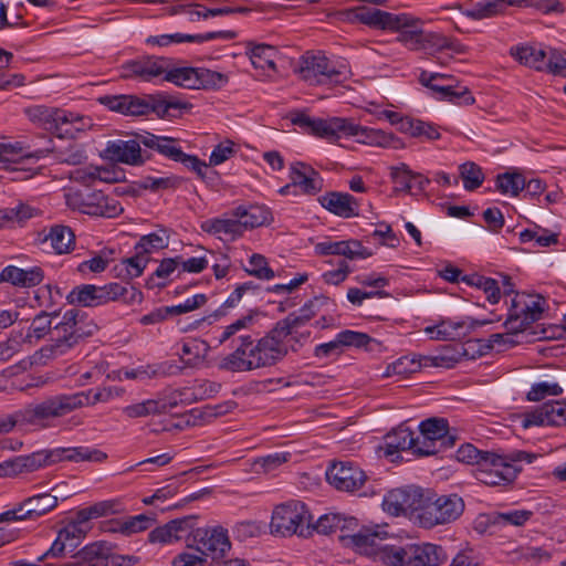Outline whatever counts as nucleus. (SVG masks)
Instances as JSON below:
<instances>
[{
    "label": "nucleus",
    "mask_w": 566,
    "mask_h": 566,
    "mask_svg": "<svg viewBox=\"0 0 566 566\" xmlns=\"http://www.w3.org/2000/svg\"><path fill=\"white\" fill-rule=\"evenodd\" d=\"M323 310L335 312L336 303L326 295H317L305 302L300 310L279 319L259 339L251 335L239 336V345L221 359L219 368L244 373L280 364L290 353H298L308 343L312 332L306 328V324Z\"/></svg>",
    "instance_id": "obj_1"
},
{
    "label": "nucleus",
    "mask_w": 566,
    "mask_h": 566,
    "mask_svg": "<svg viewBox=\"0 0 566 566\" xmlns=\"http://www.w3.org/2000/svg\"><path fill=\"white\" fill-rule=\"evenodd\" d=\"M97 329V324L86 312L75 307L70 308L54 324L50 342L41 348V353L46 358L64 356L92 337Z\"/></svg>",
    "instance_id": "obj_2"
},
{
    "label": "nucleus",
    "mask_w": 566,
    "mask_h": 566,
    "mask_svg": "<svg viewBox=\"0 0 566 566\" xmlns=\"http://www.w3.org/2000/svg\"><path fill=\"white\" fill-rule=\"evenodd\" d=\"M144 300L143 292L134 285L111 282L105 285L80 284L66 295L69 304L82 307H97L111 302L122 301L126 305L139 304Z\"/></svg>",
    "instance_id": "obj_3"
},
{
    "label": "nucleus",
    "mask_w": 566,
    "mask_h": 566,
    "mask_svg": "<svg viewBox=\"0 0 566 566\" xmlns=\"http://www.w3.org/2000/svg\"><path fill=\"white\" fill-rule=\"evenodd\" d=\"M535 455L526 451H512L510 453L485 452L484 459L476 468V479L490 486H505L512 484L522 471L518 463H531Z\"/></svg>",
    "instance_id": "obj_4"
},
{
    "label": "nucleus",
    "mask_w": 566,
    "mask_h": 566,
    "mask_svg": "<svg viewBox=\"0 0 566 566\" xmlns=\"http://www.w3.org/2000/svg\"><path fill=\"white\" fill-rule=\"evenodd\" d=\"M29 119L51 132L59 138H75L76 134L91 126V118L80 114L44 105H36L27 108Z\"/></svg>",
    "instance_id": "obj_5"
},
{
    "label": "nucleus",
    "mask_w": 566,
    "mask_h": 566,
    "mask_svg": "<svg viewBox=\"0 0 566 566\" xmlns=\"http://www.w3.org/2000/svg\"><path fill=\"white\" fill-rule=\"evenodd\" d=\"M270 527L274 535L306 538L313 534L312 515L304 502L291 500L275 506Z\"/></svg>",
    "instance_id": "obj_6"
},
{
    "label": "nucleus",
    "mask_w": 566,
    "mask_h": 566,
    "mask_svg": "<svg viewBox=\"0 0 566 566\" xmlns=\"http://www.w3.org/2000/svg\"><path fill=\"white\" fill-rule=\"evenodd\" d=\"M464 507L463 499L455 493L440 496L423 494L416 520L421 527L430 530L455 522L463 514Z\"/></svg>",
    "instance_id": "obj_7"
},
{
    "label": "nucleus",
    "mask_w": 566,
    "mask_h": 566,
    "mask_svg": "<svg viewBox=\"0 0 566 566\" xmlns=\"http://www.w3.org/2000/svg\"><path fill=\"white\" fill-rule=\"evenodd\" d=\"M64 197L70 209L93 217L115 218L124 211L117 199L90 187L70 188Z\"/></svg>",
    "instance_id": "obj_8"
},
{
    "label": "nucleus",
    "mask_w": 566,
    "mask_h": 566,
    "mask_svg": "<svg viewBox=\"0 0 566 566\" xmlns=\"http://www.w3.org/2000/svg\"><path fill=\"white\" fill-rule=\"evenodd\" d=\"M187 90H220L229 82L227 74L206 67L172 66L171 59L166 63L164 80Z\"/></svg>",
    "instance_id": "obj_9"
},
{
    "label": "nucleus",
    "mask_w": 566,
    "mask_h": 566,
    "mask_svg": "<svg viewBox=\"0 0 566 566\" xmlns=\"http://www.w3.org/2000/svg\"><path fill=\"white\" fill-rule=\"evenodd\" d=\"M301 76L310 84H340L350 73L349 67L340 62L332 61L321 52H307L302 57Z\"/></svg>",
    "instance_id": "obj_10"
},
{
    "label": "nucleus",
    "mask_w": 566,
    "mask_h": 566,
    "mask_svg": "<svg viewBox=\"0 0 566 566\" xmlns=\"http://www.w3.org/2000/svg\"><path fill=\"white\" fill-rule=\"evenodd\" d=\"M545 306L546 300L539 294L515 293L504 327L512 334L526 331L533 323L542 318Z\"/></svg>",
    "instance_id": "obj_11"
},
{
    "label": "nucleus",
    "mask_w": 566,
    "mask_h": 566,
    "mask_svg": "<svg viewBox=\"0 0 566 566\" xmlns=\"http://www.w3.org/2000/svg\"><path fill=\"white\" fill-rule=\"evenodd\" d=\"M391 558V566H440L448 554L440 545L422 543L396 546Z\"/></svg>",
    "instance_id": "obj_12"
},
{
    "label": "nucleus",
    "mask_w": 566,
    "mask_h": 566,
    "mask_svg": "<svg viewBox=\"0 0 566 566\" xmlns=\"http://www.w3.org/2000/svg\"><path fill=\"white\" fill-rule=\"evenodd\" d=\"M188 546L195 547L205 558L210 557L219 566L226 559L227 554L231 549V542L228 530L222 526L198 527L192 535V543Z\"/></svg>",
    "instance_id": "obj_13"
},
{
    "label": "nucleus",
    "mask_w": 566,
    "mask_h": 566,
    "mask_svg": "<svg viewBox=\"0 0 566 566\" xmlns=\"http://www.w3.org/2000/svg\"><path fill=\"white\" fill-rule=\"evenodd\" d=\"M420 443L415 449L419 457L437 454L441 449L452 448L455 443V436L449 433V423L444 418H429L419 424Z\"/></svg>",
    "instance_id": "obj_14"
},
{
    "label": "nucleus",
    "mask_w": 566,
    "mask_h": 566,
    "mask_svg": "<svg viewBox=\"0 0 566 566\" xmlns=\"http://www.w3.org/2000/svg\"><path fill=\"white\" fill-rule=\"evenodd\" d=\"M388 534L379 525H364L356 533V555L367 557L373 562L391 566L394 545H384Z\"/></svg>",
    "instance_id": "obj_15"
},
{
    "label": "nucleus",
    "mask_w": 566,
    "mask_h": 566,
    "mask_svg": "<svg viewBox=\"0 0 566 566\" xmlns=\"http://www.w3.org/2000/svg\"><path fill=\"white\" fill-rule=\"evenodd\" d=\"M124 511L123 503L119 499H111L105 501L96 502L87 507L78 510L75 514L74 522L67 524L61 531H69L67 534V546L69 552L72 553L81 543L84 537V532L81 528V524H84L91 520L119 514Z\"/></svg>",
    "instance_id": "obj_16"
},
{
    "label": "nucleus",
    "mask_w": 566,
    "mask_h": 566,
    "mask_svg": "<svg viewBox=\"0 0 566 566\" xmlns=\"http://www.w3.org/2000/svg\"><path fill=\"white\" fill-rule=\"evenodd\" d=\"M168 57L157 55H142L125 61L119 70L125 80L155 83L164 80Z\"/></svg>",
    "instance_id": "obj_17"
},
{
    "label": "nucleus",
    "mask_w": 566,
    "mask_h": 566,
    "mask_svg": "<svg viewBox=\"0 0 566 566\" xmlns=\"http://www.w3.org/2000/svg\"><path fill=\"white\" fill-rule=\"evenodd\" d=\"M80 566H130L139 558L133 555H119L105 542H95L76 553Z\"/></svg>",
    "instance_id": "obj_18"
},
{
    "label": "nucleus",
    "mask_w": 566,
    "mask_h": 566,
    "mask_svg": "<svg viewBox=\"0 0 566 566\" xmlns=\"http://www.w3.org/2000/svg\"><path fill=\"white\" fill-rule=\"evenodd\" d=\"M423 490L420 488H398L389 491L384 500V510L394 515H413L420 513L423 501Z\"/></svg>",
    "instance_id": "obj_19"
},
{
    "label": "nucleus",
    "mask_w": 566,
    "mask_h": 566,
    "mask_svg": "<svg viewBox=\"0 0 566 566\" xmlns=\"http://www.w3.org/2000/svg\"><path fill=\"white\" fill-rule=\"evenodd\" d=\"M566 426V400H549L523 413L522 427Z\"/></svg>",
    "instance_id": "obj_20"
},
{
    "label": "nucleus",
    "mask_w": 566,
    "mask_h": 566,
    "mask_svg": "<svg viewBox=\"0 0 566 566\" xmlns=\"http://www.w3.org/2000/svg\"><path fill=\"white\" fill-rule=\"evenodd\" d=\"M142 146L140 134H137L134 139L108 142L104 153L105 157L112 161L139 166L150 159V154L142 149Z\"/></svg>",
    "instance_id": "obj_21"
},
{
    "label": "nucleus",
    "mask_w": 566,
    "mask_h": 566,
    "mask_svg": "<svg viewBox=\"0 0 566 566\" xmlns=\"http://www.w3.org/2000/svg\"><path fill=\"white\" fill-rule=\"evenodd\" d=\"M113 397L112 388L88 389L74 394L54 396V401L60 417L85 406H94L97 402H106Z\"/></svg>",
    "instance_id": "obj_22"
},
{
    "label": "nucleus",
    "mask_w": 566,
    "mask_h": 566,
    "mask_svg": "<svg viewBox=\"0 0 566 566\" xmlns=\"http://www.w3.org/2000/svg\"><path fill=\"white\" fill-rule=\"evenodd\" d=\"M354 517H346L339 513L322 515L315 524L312 523L313 532L328 535L339 531L338 541L343 547L354 548L353 526Z\"/></svg>",
    "instance_id": "obj_23"
},
{
    "label": "nucleus",
    "mask_w": 566,
    "mask_h": 566,
    "mask_svg": "<svg viewBox=\"0 0 566 566\" xmlns=\"http://www.w3.org/2000/svg\"><path fill=\"white\" fill-rule=\"evenodd\" d=\"M54 153V145L51 138H44L42 147H32L22 142L0 143V161L18 163L23 159H41Z\"/></svg>",
    "instance_id": "obj_24"
},
{
    "label": "nucleus",
    "mask_w": 566,
    "mask_h": 566,
    "mask_svg": "<svg viewBox=\"0 0 566 566\" xmlns=\"http://www.w3.org/2000/svg\"><path fill=\"white\" fill-rule=\"evenodd\" d=\"M356 21L377 30H399L407 25L408 14L391 13L379 9L356 6Z\"/></svg>",
    "instance_id": "obj_25"
},
{
    "label": "nucleus",
    "mask_w": 566,
    "mask_h": 566,
    "mask_svg": "<svg viewBox=\"0 0 566 566\" xmlns=\"http://www.w3.org/2000/svg\"><path fill=\"white\" fill-rule=\"evenodd\" d=\"M289 178L300 195L314 196L322 190L319 174L305 163H292L289 168Z\"/></svg>",
    "instance_id": "obj_26"
},
{
    "label": "nucleus",
    "mask_w": 566,
    "mask_h": 566,
    "mask_svg": "<svg viewBox=\"0 0 566 566\" xmlns=\"http://www.w3.org/2000/svg\"><path fill=\"white\" fill-rule=\"evenodd\" d=\"M19 411L20 427L44 428L50 419L60 417L53 397L39 403L27 405Z\"/></svg>",
    "instance_id": "obj_27"
},
{
    "label": "nucleus",
    "mask_w": 566,
    "mask_h": 566,
    "mask_svg": "<svg viewBox=\"0 0 566 566\" xmlns=\"http://www.w3.org/2000/svg\"><path fill=\"white\" fill-rule=\"evenodd\" d=\"M101 103L109 111L125 116H147L149 115L148 96L139 97L137 95H113L104 96Z\"/></svg>",
    "instance_id": "obj_28"
},
{
    "label": "nucleus",
    "mask_w": 566,
    "mask_h": 566,
    "mask_svg": "<svg viewBox=\"0 0 566 566\" xmlns=\"http://www.w3.org/2000/svg\"><path fill=\"white\" fill-rule=\"evenodd\" d=\"M50 457L53 464L62 461L102 463L107 459V453L96 448L78 446L50 450Z\"/></svg>",
    "instance_id": "obj_29"
},
{
    "label": "nucleus",
    "mask_w": 566,
    "mask_h": 566,
    "mask_svg": "<svg viewBox=\"0 0 566 566\" xmlns=\"http://www.w3.org/2000/svg\"><path fill=\"white\" fill-rule=\"evenodd\" d=\"M420 437H417L406 422L400 423L385 437L386 453L392 455L399 451L419 449Z\"/></svg>",
    "instance_id": "obj_30"
},
{
    "label": "nucleus",
    "mask_w": 566,
    "mask_h": 566,
    "mask_svg": "<svg viewBox=\"0 0 566 566\" xmlns=\"http://www.w3.org/2000/svg\"><path fill=\"white\" fill-rule=\"evenodd\" d=\"M44 277L40 266L20 269L15 265H7L0 272V283H10L18 287H33L39 285Z\"/></svg>",
    "instance_id": "obj_31"
},
{
    "label": "nucleus",
    "mask_w": 566,
    "mask_h": 566,
    "mask_svg": "<svg viewBox=\"0 0 566 566\" xmlns=\"http://www.w3.org/2000/svg\"><path fill=\"white\" fill-rule=\"evenodd\" d=\"M180 263L181 255L163 259L157 269L146 280L145 286L148 290L166 287L174 279L180 277Z\"/></svg>",
    "instance_id": "obj_32"
},
{
    "label": "nucleus",
    "mask_w": 566,
    "mask_h": 566,
    "mask_svg": "<svg viewBox=\"0 0 566 566\" xmlns=\"http://www.w3.org/2000/svg\"><path fill=\"white\" fill-rule=\"evenodd\" d=\"M232 216L240 219L244 232L273 221L271 210L263 205L238 206L232 210Z\"/></svg>",
    "instance_id": "obj_33"
},
{
    "label": "nucleus",
    "mask_w": 566,
    "mask_h": 566,
    "mask_svg": "<svg viewBox=\"0 0 566 566\" xmlns=\"http://www.w3.org/2000/svg\"><path fill=\"white\" fill-rule=\"evenodd\" d=\"M307 133L317 137L334 139L354 135V125L343 118H332L329 120L314 118Z\"/></svg>",
    "instance_id": "obj_34"
},
{
    "label": "nucleus",
    "mask_w": 566,
    "mask_h": 566,
    "mask_svg": "<svg viewBox=\"0 0 566 566\" xmlns=\"http://www.w3.org/2000/svg\"><path fill=\"white\" fill-rule=\"evenodd\" d=\"M202 231L234 241L244 233L240 219L231 214L230 218H211L201 223Z\"/></svg>",
    "instance_id": "obj_35"
},
{
    "label": "nucleus",
    "mask_w": 566,
    "mask_h": 566,
    "mask_svg": "<svg viewBox=\"0 0 566 566\" xmlns=\"http://www.w3.org/2000/svg\"><path fill=\"white\" fill-rule=\"evenodd\" d=\"M535 4L534 0H480L468 10L473 19H485L502 13L507 7H527Z\"/></svg>",
    "instance_id": "obj_36"
},
{
    "label": "nucleus",
    "mask_w": 566,
    "mask_h": 566,
    "mask_svg": "<svg viewBox=\"0 0 566 566\" xmlns=\"http://www.w3.org/2000/svg\"><path fill=\"white\" fill-rule=\"evenodd\" d=\"M140 143L144 146V149L148 150L151 155V151H156L159 155L175 161L177 156H180V146L178 145V140L168 137V136H158L153 133L145 132L140 134Z\"/></svg>",
    "instance_id": "obj_37"
},
{
    "label": "nucleus",
    "mask_w": 566,
    "mask_h": 566,
    "mask_svg": "<svg viewBox=\"0 0 566 566\" xmlns=\"http://www.w3.org/2000/svg\"><path fill=\"white\" fill-rule=\"evenodd\" d=\"M327 482L338 491H354V468L349 461H334L326 470Z\"/></svg>",
    "instance_id": "obj_38"
},
{
    "label": "nucleus",
    "mask_w": 566,
    "mask_h": 566,
    "mask_svg": "<svg viewBox=\"0 0 566 566\" xmlns=\"http://www.w3.org/2000/svg\"><path fill=\"white\" fill-rule=\"evenodd\" d=\"M148 262L149 256L142 255L135 251L134 255L125 258L114 265L112 270L114 277L129 284L134 279L139 277L144 273Z\"/></svg>",
    "instance_id": "obj_39"
},
{
    "label": "nucleus",
    "mask_w": 566,
    "mask_h": 566,
    "mask_svg": "<svg viewBox=\"0 0 566 566\" xmlns=\"http://www.w3.org/2000/svg\"><path fill=\"white\" fill-rule=\"evenodd\" d=\"M44 241H49L56 254H66L75 248V234L73 230L63 224L52 226Z\"/></svg>",
    "instance_id": "obj_40"
},
{
    "label": "nucleus",
    "mask_w": 566,
    "mask_h": 566,
    "mask_svg": "<svg viewBox=\"0 0 566 566\" xmlns=\"http://www.w3.org/2000/svg\"><path fill=\"white\" fill-rule=\"evenodd\" d=\"M354 344V331L346 329L337 334L335 339L316 345L314 356L318 359H328L338 357L343 354L346 346Z\"/></svg>",
    "instance_id": "obj_41"
},
{
    "label": "nucleus",
    "mask_w": 566,
    "mask_h": 566,
    "mask_svg": "<svg viewBox=\"0 0 566 566\" xmlns=\"http://www.w3.org/2000/svg\"><path fill=\"white\" fill-rule=\"evenodd\" d=\"M247 54L255 69L261 70H275L274 57L276 55V49L272 45L253 42L245 44Z\"/></svg>",
    "instance_id": "obj_42"
},
{
    "label": "nucleus",
    "mask_w": 566,
    "mask_h": 566,
    "mask_svg": "<svg viewBox=\"0 0 566 566\" xmlns=\"http://www.w3.org/2000/svg\"><path fill=\"white\" fill-rule=\"evenodd\" d=\"M511 55L522 65L543 71L546 66V52L532 45H517L511 48Z\"/></svg>",
    "instance_id": "obj_43"
},
{
    "label": "nucleus",
    "mask_w": 566,
    "mask_h": 566,
    "mask_svg": "<svg viewBox=\"0 0 566 566\" xmlns=\"http://www.w3.org/2000/svg\"><path fill=\"white\" fill-rule=\"evenodd\" d=\"M319 203L332 213L348 218L353 214L352 196L342 192H328L318 198Z\"/></svg>",
    "instance_id": "obj_44"
},
{
    "label": "nucleus",
    "mask_w": 566,
    "mask_h": 566,
    "mask_svg": "<svg viewBox=\"0 0 566 566\" xmlns=\"http://www.w3.org/2000/svg\"><path fill=\"white\" fill-rule=\"evenodd\" d=\"M57 503V497L50 493H40L24 500V505L28 506L25 511L28 517H32L33 521L54 510Z\"/></svg>",
    "instance_id": "obj_45"
},
{
    "label": "nucleus",
    "mask_w": 566,
    "mask_h": 566,
    "mask_svg": "<svg viewBox=\"0 0 566 566\" xmlns=\"http://www.w3.org/2000/svg\"><path fill=\"white\" fill-rule=\"evenodd\" d=\"M168 45L170 44H179L184 42H195V43H203L208 41H212L216 39H223V40H233L237 36V33L231 30H224V31H212L201 34H186V33H172V34H166Z\"/></svg>",
    "instance_id": "obj_46"
},
{
    "label": "nucleus",
    "mask_w": 566,
    "mask_h": 566,
    "mask_svg": "<svg viewBox=\"0 0 566 566\" xmlns=\"http://www.w3.org/2000/svg\"><path fill=\"white\" fill-rule=\"evenodd\" d=\"M465 322L459 321H442L434 326H430L426 328V332L433 339H460L467 336V332H464Z\"/></svg>",
    "instance_id": "obj_47"
},
{
    "label": "nucleus",
    "mask_w": 566,
    "mask_h": 566,
    "mask_svg": "<svg viewBox=\"0 0 566 566\" xmlns=\"http://www.w3.org/2000/svg\"><path fill=\"white\" fill-rule=\"evenodd\" d=\"M169 244V234L166 229L142 235L134 247V250L142 255L149 256L153 252L164 250Z\"/></svg>",
    "instance_id": "obj_48"
},
{
    "label": "nucleus",
    "mask_w": 566,
    "mask_h": 566,
    "mask_svg": "<svg viewBox=\"0 0 566 566\" xmlns=\"http://www.w3.org/2000/svg\"><path fill=\"white\" fill-rule=\"evenodd\" d=\"M434 88L440 99L458 105H472L475 102L471 91L463 85L448 83L444 86H436Z\"/></svg>",
    "instance_id": "obj_49"
},
{
    "label": "nucleus",
    "mask_w": 566,
    "mask_h": 566,
    "mask_svg": "<svg viewBox=\"0 0 566 566\" xmlns=\"http://www.w3.org/2000/svg\"><path fill=\"white\" fill-rule=\"evenodd\" d=\"M461 281L470 286H475L482 290L490 303L496 304L500 301L501 291L496 280L474 273L470 275H463Z\"/></svg>",
    "instance_id": "obj_50"
},
{
    "label": "nucleus",
    "mask_w": 566,
    "mask_h": 566,
    "mask_svg": "<svg viewBox=\"0 0 566 566\" xmlns=\"http://www.w3.org/2000/svg\"><path fill=\"white\" fill-rule=\"evenodd\" d=\"M59 317V311L52 310V312L41 311L36 314L29 327L28 337L41 339L49 333L53 332V321Z\"/></svg>",
    "instance_id": "obj_51"
},
{
    "label": "nucleus",
    "mask_w": 566,
    "mask_h": 566,
    "mask_svg": "<svg viewBox=\"0 0 566 566\" xmlns=\"http://www.w3.org/2000/svg\"><path fill=\"white\" fill-rule=\"evenodd\" d=\"M187 107V103L174 97H167L163 94L148 95L149 114L155 113L160 118L168 116L170 109H182Z\"/></svg>",
    "instance_id": "obj_52"
},
{
    "label": "nucleus",
    "mask_w": 566,
    "mask_h": 566,
    "mask_svg": "<svg viewBox=\"0 0 566 566\" xmlns=\"http://www.w3.org/2000/svg\"><path fill=\"white\" fill-rule=\"evenodd\" d=\"M402 125V133L422 140H437L441 136L436 125L420 119L412 118Z\"/></svg>",
    "instance_id": "obj_53"
},
{
    "label": "nucleus",
    "mask_w": 566,
    "mask_h": 566,
    "mask_svg": "<svg viewBox=\"0 0 566 566\" xmlns=\"http://www.w3.org/2000/svg\"><path fill=\"white\" fill-rule=\"evenodd\" d=\"M166 406L158 400L147 399L142 402L128 405L123 408V413L132 419L144 418L150 415L163 413Z\"/></svg>",
    "instance_id": "obj_54"
},
{
    "label": "nucleus",
    "mask_w": 566,
    "mask_h": 566,
    "mask_svg": "<svg viewBox=\"0 0 566 566\" xmlns=\"http://www.w3.org/2000/svg\"><path fill=\"white\" fill-rule=\"evenodd\" d=\"M391 140L392 136L385 134L380 129L356 125V143L387 147Z\"/></svg>",
    "instance_id": "obj_55"
},
{
    "label": "nucleus",
    "mask_w": 566,
    "mask_h": 566,
    "mask_svg": "<svg viewBox=\"0 0 566 566\" xmlns=\"http://www.w3.org/2000/svg\"><path fill=\"white\" fill-rule=\"evenodd\" d=\"M220 388V384L205 380L192 387L184 388L180 395L185 397L182 400L192 402L214 396L216 394H218Z\"/></svg>",
    "instance_id": "obj_56"
},
{
    "label": "nucleus",
    "mask_w": 566,
    "mask_h": 566,
    "mask_svg": "<svg viewBox=\"0 0 566 566\" xmlns=\"http://www.w3.org/2000/svg\"><path fill=\"white\" fill-rule=\"evenodd\" d=\"M533 515L532 511L527 510H512L505 513H496L494 515L486 516V522L493 525H524Z\"/></svg>",
    "instance_id": "obj_57"
},
{
    "label": "nucleus",
    "mask_w": 566,
    "mask_h": 566,
    "mask_svg": "<svg viewBox=\"0 0 566 566\" xmlns=\"http://www.w3.org/2000/svg\"><path fill=\"white\" fill-rule=\"evenodd\" d=\"M463 356H469L468 349L461 345L460 349L444 346L437 355L432 356V365L436 367L453 368Z\"/></svg>",
    "instance_id": "obj_58"
},
{
    "label": "nucleus",
    "mask_w": 566,
    "mask_h": 566,
    "mask_svg": "<svg viewBox=\"0 0 566 566\" xmlns=\"http://www.w3.org/2000/svg\"><path fill=\"white\" fill-rule=\"evenodd\" d=\"M381 228H375L369 234H366L367 243H374L376 247L386 245L388 248H397L400 244L399 235L394 232L389 224L381 223Z\"/></svg>",
    "instance_id": "obj_59"
},
{
    "label": "nucleus",
    "mask_w": 566,
    "mask_h": 566,
    "mask_svg": "<svg viewBox=\"0 0 566 566\" xmlns=\"http://www.w3.org/2000/svg\"><path fill=\"white\" fill-rule=\"evenodd\" d=\"M460 176L463 180V187L468 191L478 189L484 181L481 167L473 161H467L460 166Z\"/></svg>",
    "instance_id": "obj_60"
},
{
    "label": "nucleus",
    "mask_w": 566,
    "mask_h": 566,
    "mask_svg": "<svg viewBox=\"0 0 566 566\" xmlns=\"http://www.w3.org/2000/svg\"><path fill=\"white\" fill-rule=\"evenodd\" d=\"M314 250L317 255H344L349 260L354 259L350 241L326 240L316 243Z\"/></svg>",
    "instance_id": "obj_61"
},
{
    "label": "nucleus",
    "mask_w": 566,
    "mask_h": 566,
    "mask_svg": "<svg viewBox=\"0 0 566 566\" xmlns=\"http://www.w3.org/2000/svg\"><path fill=\"white\" fill-rule=\"evenodd\" d=\"M525 187V178L518 172H504L496 177V189L502 193L518 195Z\"/></svg>",
    "instance_id": "obj_62"
},
{
    "label": "nucleus",
    "mask_w": 566,
    "mask_h": 566,
    "mask_svg": "<svg viewBox=\"0 0 566 566\" xmlns=\"http://www.w3.org/2000/svg\"><path fill=\"white\" fill-rule=\"evenodd\" d=\"M182 184V178L177 176L151 177L147 176L140 180L139 187L150 191L177 189Z\"/></svg>",
    "instance_id": "obj_63"
},
{
    "label": "nucleus",
    "mask_w": 566,
    "mask_h": 566,
    "mask_svg": "<svg viewBox=\"0 0 566 566\" xmlns=\"http://www.w3.org/2000/svg\"><path fill=\"white\" fill-rule=\"evenodd\" d=\"M250 268H244V271L259 280H272L275 276L273 269L269 266L268 260L264 255L253 253L249 260Z\"/></svg>",
    "instance_id": "obj_64"
}]
</instances>
